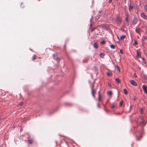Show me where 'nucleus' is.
<instances>
[{"label":"nucleus","mask_w":147,"mask_h":147,"mask_svg":"<svg viewBox=\"0 0 147 147\" xmlns=\"http://www.w3.org/2000/svg\"><path fill=\"white\" fill-rule=\"evenodd\" d=\"M94 84L92 83L91 84L90 86V88H91V93L92 96L94 97H95V94L96 93V91L94 89Z\"/></svg>","instance_id":"nucleus-1"},{"label":"nucleus","mask_w":147,"mask_h":147,"mask_svg":"<svg viewBox=\"0 0 147 147\" xmlns=\"http://www.w3.org/2000/svg\"><path fill=\"white\" fill-rule=\"evenodd\" d=\"M122 19L120 16H117L116 20V23L118 25H119L121 23Z\"/></svg>","instance_id":"nucleus-2"},{"label":"nucleus","mask_w":147,"mask_h":147,"mask_svg":"<svg viewBox=\"0 0 147 147\" xmlns=\"http://www.w3.org/2000/svg\"><path fill=\"white\" fill-rule=\"evenodd\" d=\"M129 82L133 85L135 86H137V84L136 82L133 80H131L129 81Z\"/></svg>","instance_id":"nucleus-3"},{"label":"nucleus","mask_w":147,"mask_h":147,"mask_svg":"<svg viewBox=\"0 0 147 147\" xmlns=\"http://www.w3.org/2000/svg\"><path fill=\"white\" fill-rule=\"evenodd\" d=\"M142 88L144 92L147 94V86L145 85H144L142 86Z\"/></svg>","instance_id":"nucleus-4"},{"label":"nucleus","mask_w":147,"mask_h":147,"mask_svg":"<svg viewBox=\"0 0 147 147\" xmlns=\"http://www.w3.org/2000/svg\"><path fill=\"white\" fill-rule=\"evenodd\" d=\"M140 16L141 17L143 18L144 19L147 20V17L145 15L144 13H141L140 14Z\"/></svg>","instance_id":"nucleus-5"},{"label":"nucleus","mask_w":147,"mask_h":147,"mask_svg":"<svg viewBox=\"0 0 147 147\" xmlns=\"http://www.w3.org/2000/svg\"><path fill=\"white\" fill-rule=\"evenodd\" d=\"M137 54L136 57H139L141 58L140 53L139 50H137Z\"/></svg>","instance_id":"nucleus-6"},{"label":"nucleus","mask_w":147,"mask_h":147,"mask_svg":"<svg viewBox=\"0 0 147 147\" xmlns=\"http://www.w3.org/2000/svg\"><path fill=\"white\" fill-rule=\"evenodd\" d=\"M137 22V20L136 18H134L132 21V23L134 24H136Z\"/></svg>","instance_id":"nucleus-7"},{"label":"nucleus","mask_w":147,"mask_h":147,"mask_svg":"<svg viewBox=\"0 0 147 147\" xmlns=\"http://www.w3.org/2000/svg\"><path fill=\"white\" fill-rule=\"evenodd\" d=\"M134 8V6L133 5H132L131 4H130L129 5V9L130 11L131 10H132Z\"/></svg>","instance_id":"nucleus-8"},{"label":"nucleus","mask_w":147,"mask_h":147,"mask_svg":"<svg viewBox=\"0 0 147 147\" xmlns=\"http://www.w3.org/2000/svg\"><path fill=\"white\" fill-rule=\"evenodd\" d=\"M94 47L96 49H97L98 48V45L97 42H96L94 43Z\"/></svg>","instance_id":"nucleus-9"},{"label":"nucleus","mask_w":147,"mask_h":147,"mask_svg":"<svg viewBox=\"0 0 147 147\" xmlns=\"http://www.w3.org/2000/svg\"><path fill=\"white\" fill-rule=\"evenodd\" d=\"M141 30L140 28H136V32L139 34Z\"/></svg>","instance_id":"nucleus-10"},{"label":"nucleus","mask_w":147,"mask_h":147,"mask_svg":"<svg viewBox=\"0 0 147 147\" xmlns=\"http://www.w3.org/2000/svg\"><path fill=\"white\" fill-rule=\"evenodd\" d=\"M105 56V55L102 53H101L100 54V57L101 58H103Z\"/></svg>","instance_id":"nucleus-11"},{"label":"nucleus","mask_w":147,"mask_h":147,"mask_svg":"<svg viewBox=\"0 0 147 147\" xmlns=\"http://www.w3.org/2000/svg\"><path fill=\"white\" fill-rule=\"evenodd\" d=\"M144 108H142L141 109H140V113L141 114H144Z\"/></svg>","instance_id":"nucleus-12"},{"label":"nucleus","mask_w":147,"mask_h":147,"mask_svg":"<svg viewBox=\"0 0 147 147\" xmlns=\"http://www.w3.org/2000/svg\"><path fill=\"white\" fill-rule=\"evenodd\" d=\"M100 93V91H99L98 92V100L99 101H100L101 100V96Z\"/></svg>","instance_id":"nucleus-13"},{"label":"nucleus","mask_w":147,"mask_h":147,"mask_svg":"<svg viewBox=\"0 0 147 147\" xmlns=\"http://www.w3.org/2000/svg\"><path fill=\"white\" fill-rule=\"evenodd\" d=\"M125 35H122V36H121V37H120V39L122 40H123L125 38Z\"/></svg>","instance_id":"nucleus-14"},{"label":"nucleus","mask_w":147,"mask_h":147,"mask_svg":"<svg viewBox=\"0 0 147 147\" xmlns=\"http://www.w3.org/2000/svg\"><path fill=\"white\" fill-rule=\"evenodd\" d=\"M28 142L30 144H32L33 142V140L31 139H29L28 140Z\"/></svg>","instance_id":"nucleus-15"},{"label":"nucleus","mask_w":147,"mask_h":147,"mask_svg":"<svg viewBox=\"0 0 147 147\" xmlns=\"http://www.w3.org/2000/svg\"><path fill=\"white\" fill-rule=\"evenodd\" d=\"M123 92L125 94H127V90L125 89H124L123 90Z\"/></svg>","instance_id":"nucleus-16"},{"label":"nucleus","mask_w":147,"mask_h":147,"mask_svg":"<svg viewBox=\"0 0 147 147\" xmlns=\"http://www.w3.org/2000/svg\"><path fill=\"white\" fill-rule=\"evenodd\" d=\"M112 49H114L115 48V46L113 45H110Z\"/></svg>","instance_id":"nucleus-17"},{"label":"nucleus","mask_w":147,"mask_h":147,"mask_svg":"<svg viewBox=\"0 0 147 147\" xmlns=\"http://www.w3.org/2000/svg\"><path fill=\"white\" fill-rule=\"evenodd\" d=\"M116 81L118 83H119L120 82V80L119 78H116Z\"/></svg>","instance_id":"nucleus-18"},{"label":"nucleus","mask_w":147,"mask_h":147,"mask_svg":"<svg viewBox=\"0 0 147 147\" xmlns=\"http://www.w3.org/2000/svg\"><path fill=\"white\" fill-rule=\"evenodd\" d=\"M108 94L110 96L112 95V92L111 91H109L108 92Z\"/></svg>","instance_id":"nucleus-19"},{"label":"nucleus","mask_w":147,"mask_h":147,"mask_svg":"<svg viewBox=\"0 0 147 147\" xmlns=\"http://www.w3.org/2000/svg\"><path fill=\"white\" fill-rule=\"evenodd\" d=\"M128 14L127 15V17L125 19L126 22H128Z\"/></svg>","instance_id":"nucleus-20"},{"label":"nucleus","mask_w":147,"mask_h":147,"mask_svg":"<svg viewBox=\"0 0 147 147\" xmlns=\"http://www.w3.org/2000/svg\"><path fill=\"white\" fill-rule=\"evenodd\" d=\"M138 44V42L136 40H134V44L133 45H136Z\"/></svg>","instance_id":"nucleus-21"},{"label":"nucleus","mask_w":147,"mask_h":147,"mask_svg":"<svg viewBox=\"0 0 147 147\" xmlns=\"http://www.w3.org/2000/svg\"><path fill=\"white\" fill-rule=\"evenodd\" d=\"M145 11L147 12V5H146L144 7Z\"/></svg>","instance_id":"nucleus-22"},{"label":"nucleus","mask_w":147,"mask_h":147,"mask_svg":"<svg viewBox=\"0 0 147 147\" xmlns=\"http://www.w3.org/2000/svg\"><path fill=\"white\" fill-rule=\"evenodd\" d=\"M141 138H142V136H140L139 137L137 138V140H141Z\"/></svg>","instance_id":"nucleus-23"},{"label":"nucleus","mask_w":147,"mask_h":147,"mask_svg":"<svg viewBox=\"0 0 147 147\" xmlns=\"http://www.w3.org/2000/svg\"><path fill=\"white\" fill-rule=\"evenodd\" d=\"M123 104V101H122L121 102H120L119 103V105L121 107L122 106Z\"/></svg>","instance_id":"nucleus-24"},{"label":"nucleus","mask_w":147,"mask_h":147,"mask_svg":"<svg viewBox=\"0 0 147 147\" xmlns=\"http://www.w3.org/2000/svg\"><path fill=\"white\" fill-rule=\"evenodd\" d=\"M143 77L144 79L146 80L147 79V76L145 75H143Z\"/></svg>","instance_id":"nucleus-25"},{"label":"nucleus","mask_w":147,"mask_h":147,"mask_svg":"<svg viewBox=\"0 0 147 147\" xmlns=\"http://www.w3.org/2000/svg\"><path fill=\"white\" fill-rule=\"evenodd\" d=\"M115 107V106L114 105H112L111 107V108L112 109H113Z\"/></svg>","instance_id":"nucleus-26"},{"label":"nucleus","mask_w":147,"mask_h":147,"mask_svg":"<svg viewBox=\"0 0 147 147\" xmlns=\"http://www.w3.org/2000/svg\"><path fill=\"white\" fill-rule=\"evenodd\" d=\"M23 103L22 102H21L20 104H19V106H21L23 105Z\"/></svg>","instance_id":"nucleus-27"},{"label":"nucleus","mask_w":147,"mask_h":147,"mask_svg":"<svg viewBox=\"0 0 147 147\" xmlns=\"http://www.w3.org/2000/svg\"><path fill=\"white\" fill-rule=\"evenodd\" d=\"M117 71H118L119 72L120 71L119 68V67L118 66H117Z\"/></svg>","instance_id":"nucleus-28"},{"label":"nucleus","mask_w":147,"mask_h":147,"mask_svg":"<svg viewBox=\"0 0 147 147\" xmlns=\"http://www.w3.org/2000/svg\"><path fill=\"white\" fill-rule=\"evenodd\" d=\"M101 43L102 44H105V41L103 40V41H102L101 42Z\"/></svg>","instance_id":"nucleus-29"},{"label":"nucleus","mask_w":147,"mask_h":147,"mask_svg":"<svg viewBox=\"0 0 147 147\" xmlns=\"http://www.w3.org/2000/svg\"><path fill=\"white\" fill-rule=\"evenodd\" d=\"M36 58H37V57H36L35 55H34V57L33 58V61H34V60L36 59Z\"/></svg>","instance_id":"nucleus-30"},{"label":"nucleus","mask_w":147,"mask_h":147,"mask_svg":"<svg viewBox=\"0 0 147 147\" xmlns=\"http://www.w3.org/2000/svg\"><path fill=\"white\" fill-rule=\"evenodd\" d=\"M141 58L142 59V60H143V62L144 63H145V59H144L142 57Z\"/></svg>","instance_id":"nucleus-31"},{"label":"nucleus","mask_w":147,"mask_h":147,"mask_svg":"<svg viewBox=\"0 0 147 147\" xmlns=\"http://www.w3.org/2000/svg\"><path fill=\"white\" fill-rule=\"evenodd\" d=\"M120 53H121V54H123V51L122 50H121V49L120 50Z\"/></svg>","instance_id":"nucleus-32"},{"label":"nucleus","mask_w":147,"mask_h":147,"mask_svg":"<svg viewBox=\"0 0 147 147\" xmlns=\"http://www.w3.org/2000/svg\"><path fill=\"white\" fill-rule=\"evenodd\" d=\"M108 84L109 86V87L111 86V84L109 82H108Z\"/></svg>","instance_id":"nucleus-33"},{"label":"nucleus","mask_w":147,"mask_h":147,"mask_svg":"<svg viewBox=\"0 0 147 147\" xmlns=\"http://www.w3.org/2000/svg\"><path fill=\"white\" fill-rule=\"evenodd\" d=\"M107 75L108 76H110L111 75V74L110 73H107Z\"/></svg>","instance_id":"nucleus-34"},{"label":"nucleus","mask_w":147,"mask_h":147,"mask_svg":"<svg viewBox=\"0 0 147 147\" xmlns=\"http://www.w3.org/2000/svg\"><path fill=\"white\" fill-rule=\"evenodd\" d=\"M134 76L136 78L137 77V75L135 73L134 74Z\"/></svg>","instance_id":"nucleus-35"},{"label":"nucleus","mask_w":147,"mask_h":147,"mask_svg":"<svg viewBox=\"0 0 147 147\" xmlns=\"http://www.w3.org/2000/svg\"><path fill=\"white\" fill-rule=\"evenodd\" d=\"M142 121L141 122L142 124L144 122L143 121V118L142 117Z\"/></svg>","instance_id":"nucleus-36"},{"label":"nucleus","mask_w":147,"mask_h":147,"mask_svg":"<svg viewBox=\"0 0 147 147\" xmlns=\"http://www.w3.org/2000/svg\"><path fill=\"white\" fill-rule=\"evenodd\" d=\"M112 1V0H109V3H111Z\"/></svg>","instance_id":"nucleus-37"},{"label":"nucleus","mask_w":147,"mask_h":147,"mask_svg":"<svg viewBox=\"0 0 147 147\" xmlns=\"http://www.w3.org/2000/svg\"><path fill=\"white\" fill-rule=\"evenodd\" d=\"M95 29V28H92L91 30V31L93 32L94 30Z\"/></svg>","instance_id":"nucleus-38"},{"label":"nucleus","mask_w":147,"mask_h":147,"mask_svg":"<svg viewBox=\"0 0 147 147\" xmlns=\"http://www.w3.org/2000/svg\"><path fill=\"white\" fill-rule=\"evenodd\" d=\"M97 105L98 107L99 108L100 107V104H98Z\"/></svg>","instance_id":"nucleus-39"},{"label":"nucleus","mask_w":147,"mask_h":147,"mask_svg":"<svg viewBox=\"0 0 147 147\" xmlns=\"http://www.w3.org/2000/svg\"><path fill=\"white\" fill-rule=\"evenodd\" d=\"M54 59H56V60H57L56 59H55V58H54Z\"/></svg>","instance_id":"nucleus-40"},{"label":"nucleus","mask_w":147,"mask_h":147,"mask_svg":"<svg viewBox=\"0 0 147 147\" xmlns=\"http://www.w3.org/2000/svg\"><path fill=\"white\" fill-rule=\"evenodd\" d=\"M73 147H75L74 146H73Z\"/></svg>","instance_id":"nucleus-41"},{"label":"nucleus","mask_w":147,"mask_h":147,"mask_svg":"<svg viewBox=\"0 0 147 147\" xmlns=\"http://www.w3.org/2000/svg\"><path fill=\"white\" fill-rule=\"evenodd\" d=\"M40 0H38L39 1Z\"/></svg>","instance_id":"nucleus-42"}]
</instances>
